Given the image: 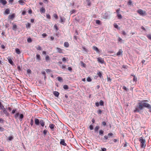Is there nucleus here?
I'll use <instances>...</instances> for the list:
<instances>
[{"label":"nucleus","mask_w":151,"mask_h":151,"mask_svg":"<svg viewBox=\"0 0 151 151\" xmlns=\"http://www.w3.org/2000/svg\"><path fill=\"white\" fill-rule=\"evenodd\" d=\"M54 27L55 28V29H56L57 30H58V27L56 25H55L54 26Z\"/></svg>","instance_id":"61"},{"label":"nucleus","mask_w":151,"mask_h":151,"mask_svg":"<svg viewBox=\"0 0 151 151\" xmlns=\"http://www.w3.org/2000/svg\"><path fill=\"white\" fill-rule=\"evenodd\" d=\"M137 81V78L135 76H134L133 81L136 82Z\"/></svg>","instance_id":"37"},{"label":"nucleus","mask_w":151,"mask_h":151,"mask_svg":"<svg viewBox=\"0 0 151 151\" xmlns=\"http://www.w3.org/2000/svg\"><path fill=\"white\" fill-rule=\"evenodd\" d=\"M141 28L142 29H143V30H144V31H146V29H145V28L143 26H142L141 27Z\"/></svg>","instance_id":"52"},{"label":"nucleus","mask_w":151,"mask_h":151,"mask_svg":"<svg viewBox=\"0 0 151 151\" xmlns=\"http://www.w3.org/2000/svg\"><path fill=\"white\" fill-rule=\"evenodd\" d=\"M97 61L99 63H101L102 64H103L104 63V60L100 57L97 58Z\"/></svg>","instance_id":"4"},{"label":"nucleus","mask_w":151,"mask_h":151,"mask_svg":"<svg viewBox=\"0 0 151 151\" xmlns=\"http://www.w3.org/2000/svg\"><path fill=\"white\" fill-rule=\"evenodd\" d=\"M2 109L3 110V113L6 116H8L9 115V113L7 112V111L6 110V109L4 108Z\"/></svg>","instance_id":"7"},{"label":"nucleus","mask_w":151,"mask_h":151,"mask_svg":"<svg viewBox=\"0 0 151 151\" xmlns=\"http://www.w3.org/2000/svg\"><path fill=\"white\" fill-rule=\"evenodd\" d=\"M104 132L103 130H100L99 131V134L100 135H101L102 136L103 135V133H104Z\"/></svg>","instance_id":"22"},{"label":"nucleus","mask_w":151,"mask_h":151,"mask_svg":"<svg viewBox=\"0 0 151 151\" xmlns=\"http://www.w3.org/2000/svg\"><path fill=\"white\" fill-rule=\"evenodd\" d=\"M13 139V138L12 136L9 137H8V139L9 140H11Z\"/></svg>","instance_id":"54"},{"label":"nucleus","mask_w":151,"mask_h":151,"mask_svg":"<svg viewBox=\"0 0 151 151\" xmlns=\"http://www.w3.org/2000/svg\"><path fill=\"white\" fill-rule=\"evenodd\" d=\"M19 116V120L21 121L22 120V119L23 118L24 116L22 114H20Z\"/></svg>","instance_id":"25"},{"label":"nucleus","mask_w":151,"mask_h":151,"mask_svg":"<svg viewBox=\"0 0 151 151\" xmlns=\"http://www.w3.org/2000/svg\"><path fill=\"white\" fill-rule=\"evenodd\" d=\"M27 41L29 42H32V40L31 38H28L27 39Z\"/></svg>","instance_id":"40"},{"label":"nucleus","mask_w":151,"mask_h":151,"mask_svg":"<svg viewBox=\"0 0 151 151\" xmlns=\"http://www.w3.org/2000/svg\"><path fill=\"white\" fill-rule=\"evenodd\" d=\"M46 18L48 19H50V17L49 14H47L46 15Z\"/></svg>","instance_id":"47"},{"label":"nucleus","mask_w":151,"mask_h":151,"mask_svg":"<svg viewBox=\"0 0 151 151\" xmlns=\"http://www.w3.org/2000/svg\"><path fill=\"white\" fill-rule=\"evenodd\" d=\"M19 112L16 113L14 115V117L15 118L17 119L18 117L19 116Z\"/></svg>","instance_id":"23"},{"label":"nucleus","mask_w":151,"mask_h":151,"mask_svg":"<svg viewBox=\"0 0 151 151\" xmlns=\"http://www.w3.org/2000/svg\"><path fill=\"white\" fill-rule=\"evenodd\" d=\"M146 101L143 100L138 104V105L134 110V112H139L140 110L143 109V107H146L149 109L151 112V106L150 104L146 102Z\"/></svg>","instance_id":"1"},{"label":"nucleus","mask_w":151,"mask_h":151,"mask_svg":"<svg viewBox=\"0 0 151 151\" xmlns=\"http://www.w3.org/2000/svg\"><path fill=\"white\" fill-rule=\"evenodd\" d=\"M5 13L6 14H9V10L8 9H6L5 11Z\"/></svg>","instance_id":"30"},{"label":"nucleus","mask_w":151,"mask_h":151,"mask_svg":"<svg viewBox=\"0 0 151 151\" xmlns=\"http://www.w3.org/2000/svg\"><path fill=\"white\" fill-rule=\"evenodd\" d=\"M37 50H41V47L40 46H39L37 48Z\"/></svg>","instance_id":"58"},{"label":"nucleus","mask_w":151,"mask_h":151,"mask_svg":"<svg viewBox=\"0 0 151 151\" xmlns=\"http://www.w3.org/2000/svg\"><path fill=\"white\" fill-rule=\"evenodd\" d=\"M57 78L59 81L60 82L63 81V79L61 77L58 76L57 77Z\"/></svg>","instance_id":"21"},{"label":"nucleus","mask_w":151,"mask_h":151,"mask_svg":"<svg viewBox=\"0 0 151 151\" xmlns=\"http://www.w3.org/2000/svg\"><path fill=\"white\" fill-rule=\"evenodd\" d=\"M0 2L3 5H5L7 3L5 0H0Z\"/></svg>","instance_id":"9"},{"label":"nucleus","mask_w":151,"mask_h":151,"mask_svg":"<svg viewBox=\"0 0 151 151\" xmlns=\"http://www.w3.org/2000/svg\"><path fill=\"white\" fill-rule=\"evenodd\" d=\"M40 11L41 12L43 13H44L45 11V9L43 7L40 8Z\"/></svg>","instance_id":"15"},{"label":"nucleus","mask_w":151,"mask_h":151,"mask_svg":"<svg viewBox=\"0 0 151 151\" xmlns=\"http://www.w3.org/2000/svg\"><path fill=\"white\" fill-rule=\"evenodd\" d=\"M98 113L99 114H101V111L100 109H99L98 111Z\"/></svg>","instance_id":"56"},{"label":"nucleus","mask_w":151,"mask_h":151,"mask_svg":"<svg viewBox=\"0 0 151 151\" xmlns=\"http://www.w3.org/2000/svg\"><path fill=\"white\" fill-rule=\"evenodd\" d=\"M54 17H55V18H56V19H58V17L57 16V15L55 14H54Z\"/></svg>","instance_id":"50"},{"label":"nucleus","mask_w":151,"mask_h":151,"mask_svg":"<svg viewBox=\"0 0 151 151\" xmlns=\"http://www.w3.org/2000/svg\"><path fill=\"white\" fill-rule=\"evenodd\" d=\"M132 1L131 0H129L128 1V4L129 5H131L132 4Z\"/></svg>","instance_id":"55"},{"label":"nucleus","mask_w":151,"mask_h":151,"mask_svg":"<svg viewBox=\"0 0 151 151\" xmlns=\"http://www.w3.org/2000/svg\"><path fill=\"white\" fill-rule=\"evenodd\" d=\"M26 26L27 27H28V28H30V24L29 23H28L27 24H26Z\"/></svg>","instance_id":"45"},{"label":"nucleus","mask_w":151,"mask_h":151,"mask_svg":"<svg viewBox=\"0 0 151 151\" xmlns=\"http://www.w3.org/2000/svg\"><path fill=\"white\" fill-rule=\"evenodd\" d=\"M45 59L46 61L49 60H50V57L48 55H46L45 57Z\"/></svg>","instance_id":"36"},{"label":"nucleus","mask_w":151,"mask_h":151,"mask_svg":"<svg viewBox=\"0 0 151 151\" xmlns=\"http://www.w3.org/2000/svg\"><path fill=\"white\" fill-rule=\"evenodd\" d=\"M15 51L16 53L18 54H19L21 53L19 49L18 48H16L15 49Z\"/></svg>","instance_id":"18"},{"label":"nucleus","mask_w":151,"mask_h":151,"mask_svg":"<svg viewBox=\"0 0 151 151\" xmlns=\"http://www.w3.org/2000/svg\"><path fill=\"white\" fill-rule=\"evenodd\" d=\"M4 129L2 127H0V131H4Z\"/></svg>","instance_id":"60"},{"label":"nucleus","mask_w":151,"mask_h":151,"mask_svg":"<svg viewBox=\"0 0 151 151\" xmlns=\"http://www.w3.org/2000/svg\"><path fill=\"white\" fill-rule=\"evenodd\" d=\"M89 128L91 130H92L93 129V125L91 124L89 126Z\"/></svg>","instance_id":"42"},{"label":"nucleus","mask_w":151,"mask_h":151,"mask_svg":"<svg viewBox=\"0 0 151 151\" xmlns=\"http://www.w3.org/2000/svg\"><path fill=\"white\" fill-rule=\"evenodd\" d=\"M35 124L37 125H39L40 124V121H39L38 119L36 118L35 119Z\"/></svg>","instance_id":"6"},{"label":"nucleus","mask_w":151,"mask_h":151,"mask_svg":"<svg viewBox=\"0 0 151 151\" xmlns=\"http://www.w3.org/2000/svg\"><path fill=\"white\" fill-rule=\"evenodd\" d=\"M60 144L61 145H64V146H65L66 145V144L65 142V141H64V139H61L60 140Z\"/></svg>","instance_id":"5"},{"label":"nucleus","mask_w":151,"mask_h":151,"mask_svg":"<svg viewBox=\"0 0 151 151\" xmlns=\"http://www.w3.org/2000/svg\"><path fill=\"white\" fill-rule=\"evenodd\" d=\"M12 29L14 31H16L17 29V26L14 24H13Z\"/></svg>","instance_id":"14"},{"label":"nucleus","mask_w":151,"mask_h":151,"mask_svg":"<svg viewBox=\"0 0 151 151\" xmlns=\"http://www.w3.org/2000/svg\"><path fill=\"white\" fill-rule=\"evenodd\" d=\"M46 71L47 72H50L51 71V70H50V69H47L46 70Z\"/></svg>","instance_id":"64"},{"label":"nucleus","mask_w":151,"mask_h":151,"mask_svg":"<svg viewBox=\"0 0 151 151\" xmlns=\"http://www.w3.org/2000/svg\"><path fill=\"white\" fill-rule=\"evenodd\" d=\"M117 16L119 19H121L122 18V17L121 14H117Z\"/></svg>","instance_id":"33"},{"label":"nucleus","mask_w":151,"mask_h":151,"mask_svg":"<svg viewBox=\"0 0 151 151\" xmlns=\"http://www.w3.org/2000/svg\"><path fill=\"white\" fill-rule=\"evenodd\" d=\"M47 131L46 129H45L43 131V134L44 135V136L46 135L47 133Z\"/></svg>","instance_id":"34"},{"label":"nucleus","mask_w":151,"mask_h":151,"mask_svg":"<svg viewBox=\"0 0 151 151\" xmlns=\"http://www.w3.org/2000/svg\"><path fill=\"white\" fill-rule=\"evenodd\" d=\"M99 128V126H96L95 127V129H94L95 132H97Z\"/></svg>","instance_id":"31"},{"label":"nucleus","mask_w":151,"mask_h":151,"mask_svg":"<svg viewBox=\"0 0 151 151\" xmlns=\"http://www.w3.org/2000/svg\"><path fill=\"white\" fill-rule=\"evenodd\" d=\"M56 49L57 51V52L60 53H62V50L60 48L56 47Z\"/></svg>","instance_id":"12"},{"label":"nucleus","mask_w":151,"mask_h":151,"mask_svg":"<svg viewBox=\"0 0 151 151\" xmlns=\"http://www.w3.org/2000/svg\"><path fill=\"white\" fill-rule=\"evenodd\" d=\"M123 88L124 90L127 91H128V89H127L125 86H124L123 87Z\"/></svg>","instance_id":"49"},{"label":"nucleus","mask_w":151,"mask_h":151,"mask_svg":"<svg viewBox=\"0 0 151 151\" xmlns=\"http://www.w3.org/2000/svg\"><path fill=\"white\" fill-rule=\"evenodd\" d=\"M16 111V109H14L12 111V113L14 114L15 113V111Z\"/></svg>","instance_id":"59"},{"label":"nucleus","mask_w":151,"mask_h":151,"mask_svg":"<svg viewBox=\"0 0 151 151\" xmlns=\"http://www.w3.org/2000/svg\"><path fill=\"white\" fill-rule=\"evenodd\" d=\"M53 94L56 97H58L59 96V93L56 91L54 92Z\"/></svg>","instance_id":"16"},{"label":"nucleus","mask_w":151,"mask_h":151,"mask_svg":"<svg viewBox=\"0 0 151 151\" xmlns=\"http://www.w3.org/2000/svg\"><path fill=\"white\" fill-rule=\"evenodd\" d=\"M22 14L23 15L26 14V11L25 10L23 11V12H22Z\"/></svg>","instance_id":"53"},{"label":"nucleus","mask_w":151,"mask_h":151,"mask_svg":"<svg viewBox=\"0 0 151 151\" xmlns=\"http://www.w3.org/2000/svg\"><path fill=\"white\" fill-rule=\"evenodd\" d=\"M54 126L55 125L53 124H51L50 125L49 127L51 129H52L54 128Z\"/></svg>","instance_id":"32"},{"label":"nucleus","mask_w":151,"mask_h":151,"mask_svg":"<svg viewBox=\"0 0 151 151\" xmlns=\"http://www.w3.org/2000/svg\"><path fill=\"white\" fill-rule=\"evenodd\" d=\"M139 141L140 142V145L142 148H144L146 146V141L144 139H143L142 137H140L139 138Z\"/></svg>","instance_id":"2"},{"label":"nucleus","mask_w":151,"mask_h":151,"mask_svg":"<svg viewBox=\"0 0 151 151\" xmlns=\"http://www.w3.org/2000/svg\"><path fill=\"white\" fill-rule=\"evenodd\" d=\"M81 64L82 66H83V67H85V65H86L82 61H81Z\"/></svg>","instance_id":"46"},{"label":"nucleus","mask_w":151,"mask_h":151,"mask_svg":"<svg viewBox=\"0 0 151 151\" xmlns=\"http://www.w3.org/2000/svg\"><path fill=\"white\" fill-rule=\"evenodd\" d=\"M32 10L31 9H30L28 10V12L29 14H31L32 13Z\"/></svg>","instance_id":"51"},{"label":"nucleus","mask_w":151,"mask_h":151,"mask_svg":"<svg viewBox=\"0 0 151 151\" xmlns=\"http://www.w3.org/2000/svg\"><path fill=\"white\" fill-rule=\"evenodd\" d=\"M87 80L88 82H90L91 81V79L89 77H88L87 79Z\"/></svg>","instance_id":"48"},{"label":"nucleus","mask_w":151,"mask_h":151,"mask_svg":"<svg viewBox=\"0 0 151 151\" xmlns=\"http://www.w3.org/2000/svg\"><path fill=\"white\" fill-rule=\"evenodd\" d=\"M42 73L44 75V78H45V71H42Z\"/></svg>","instance_id":"44"},{"label":"nucleus","mask_w":151,"mask_h":151,"mask_svg":"<svg viewBox=\"0 0 151 151\" xmlns=\"http://www.w3.org/2000/svg\"><path fill=\"white\" fill-rule=\"evenodd\" d=\"M109 138L108 137L107 135H105L104 136V138L102 139V140L104 142H106L107 140Z\"/></svg>","instance_id":"8"},{"label":"nucleus","mask_w":151,"mask_h":151,"mask_svg":"<svg viewBox=\"0 0 151 151\" xmlns=\"http://www.w3.org/2000/svg\"><path fill=\"white\" fill-rule=\"evenodd\" d=\"M137 12L141 15H144L145 14L146 12L145 11H143L141 9L138 10Z\"/></svg>","instance_id":"3"},{"label":"nucleus","mask_w":151,"mask_h":151,"mask_svg":"<svg viewBox=\"0 0 151 151\" xmlns=\"http://www.w3.org/2000/svg\"><path fill=\"white\" fill-rule=\"evenodd\" d=\"M36 58L37 60H40L41 59L40 56V55L39 54H37L36 55Z\"/></svg>","instance_id":"26"},{"label":"nucleus","mask_w":151,"mask_h":151,"mask_svg":"<svg viewBox=\"0 0 151 151\" xmlns=\"http://www.w3.org/2000/svg\"><path fill=\"white\" fill-rule=\"evenodd\" d=\"M18 2L21 5H23L25 4L24 1L23 0H19Z\"/></svg>","instance_id":"13"},{"label":"nucleus","mask_w":151,"mask_h":151,"mask_svg":"<svg viewBox=\"0 0 151 151\" xmlns=\"http://www.w3.org/2000/svg\"><path fill=\"white\" fill-rule=\"evenodd\" d=\"M9 63L11 64V65H13L14 63L12 61V59L11 58L9 59H8Z\"/></svg>","instance_id":"27"},{"label":"nucleus","mask_w":151,"mask_h":151,"mask_svg":"<svg viewBox=\"0 0 151 151\" xmlns=\"http://www.w3.org/2000/svg\"><path fill=\"white\" fill-rule=\"evenodd\" d=\"M64 46L66 47H68L69 46V44L67 42H65L64 43Z\"/></svg>","instance_id":"19"},{"label":"nucleus","mask_w":151,"mask_h":151,"mask_svg":"<svg viewBox=\"0 0 151 151\" xmlns=\"http://www.w3.org/2000/svg\"><path fill=\"white\" fill-rule=\"evenodd\" d=\"M62 61L63 62H65L66 59L65 58H63L62 59Z\"/></svg>","instance_id":"63"},{"label":"nucleus","mask_w":151,"mask_h":151,"mask_svg":"<svg viewBox=\"0 0 151 151\" xmlns=\"http://www.w3.org/2000/svg\"><path fill=\"white\" fill-rule=\"evenodd\" d=\"M15 16L14 14L10 15L9 16V18L10 19H13Z\"/></svg>","instance_id":"17"},{"label":"nucleus","mask_w":151,"mask_h":151,"mask_svg":"<svg viewBox=\"0 0 151 151\" xmlns=\"http://www.w3.org/2000/svg\"><path fill=\"white\" fill-rule=\"evenodd\" d=\"M102 125H103V126H104L106 125V122H102Z\"/></svg>","instance_id":"57"},{"label":"nucleus","mask_w":151,"mask_h":151,"mask_svg":"<svg viewBox=\"0 0 151 151\" xmlns=\"http://www.w3.org/2000/svg\"><path fill=\"white\" fill-rule=\"evenodd\" d=\"M147 36L148 39L151 40V35L150 34L147 35Z\"/></svg>","instance_id":"41"},{"label":"nucleus","mask_w":151,"mask_h":151,"mask_svg":"<svg viewBox=\"0 0 151 151\" xmlns=\"http://www.w3.org/2000/svg\"><path fill=\"white\" fill-rule=\"evenodd\" d=\"M122 52L121 50H119L117 52V56L119 55H121L122 53Z\"/></svg>","instance_id":"29"},{"label":"nucleus","mask_w":151,"mask_h":151,"mask_svg":"<svg viewBox=\"0 0 151 151\" xmlns=\"http://www.w3.org/2000/svg\"><path fill=\"white\" fill-rule=\"evenodd\" d=\"M113 135L114 134L110 132L108 134L107 136L109 138H110L111 137H112L113 136Z\"/></svg>","instance_id":"20"},{"label":"nucleus","mask_w":151,"mask_h":151,"mask_svg":"<svg viewBox=\"0 0 151 151\" xmlns=\"http://www.w3.org/2000/svg\"><path fill=\"white\" fill-rule=\"evenodd\" d=\"M99 104L101 106H103L104 105V102L102 100H101L99 102Z\"/></svg>","instance_id":"35"},{"label":"nucleus","mask_w":151,"mask_h":151,"mask_svg":"<svg viewBox=\"0 0 151 151\" xmlns=\"http://www.w3.org/2000/svg\"><path fill=\"white\" fill-rule=\"evenodd\" d=\"M63 88L65 90H67L68 89V85H65L63 86Z\"/></svg>","instance_id":"28"},{"label":"nucleus","mask_w":151,"mask_h":151,"mask_svg":"<svg viewBox=\"0 0 151 151\" xmlns=\"http://www.w3.org/2000/svg\"><path fill=\"white\" fill-rule=\"evenodd\" d=\"M97 74L99 75V76L100 78L102 76V74H101V73L100 72H99Z\"/></svg>","instance_id":"43"},{"label":"nucleus","mask_w":151,"mask_h":151,"mask_svg":"<svg viewBox=\"0 0 151 151\" xmlns=\"http://www.w3.org/2000/svg\"><path fill=\"white\" fill-rule=\"evenodd\" d=\"M103 17L104 18L106 19L108 17V14L107 13H105V14L103 15Z\"/></svg>","instance_id":"24"},{"label":"nucleus","mask_w":151,"mask_h":151,"mask_svg":"<svg viewBox=\"0 0 151 151\" xmlns=\"http://www.w3.org/2000/svg\"><path fill=\"white\" fill-rule=\"evenodd\" d=\"M33 123H34V122H33V119H31V121H30V124L31 126H32L33 125Z\"/></svg>","instance_id":"38"},{"label":"nucleus","mask_w":151,"mask_h":151,"mask_svg":"<svg viewBox=\"0 0 151 151\" xmlns=\"http://www.w3.org/2000/svg\"><path fill=\"white\" fill-rule=\"evenodd\" d=\"M42 35L43 37H45L46 36H47V35L45 33H43Z\"/></svg>","instance_id":"62"},{"label":"nucleus","mask_w":151,"mask_h":151,"mask_svg":"<svg viewBox=\"0 0 151 151\" xmlns=\"http://www.w3.org/2000/svg\"><path fill=\"white\" fill-rule=\"evenodd\" d=\"M45 122L43 120H40V124L41 125L42 127L44 126L45 125Z\"/></svg>","instance_id":"10"},{"label":"nucleus","mask_w":151,"mask_h":151,"mask_svg":"<svg viewBox=\"0 0 151 151\" xmlns=\"http://www.w3.org/2000/svg\"><path fill=\"white\" fill-rule=\"evenodd\" d=\"M96 22L97 24H100V21L99 20H96Z\"/></svg>","instance_id":"39"},{"label":"nucleus","mask_w":151,"mask_h":151,"mask_svg":"<svg viewBox=\"0 0 151 151\" xmlns=\"http://www.w3.org/2000/svg\"><path fill=\"white\" fill-rule=\"evenodd\" d=\"M93 49L95 50L97 52H99V50L98 48L94 46L93 47Z\"/></svg>","instance_id":"11"}]
</instances>
